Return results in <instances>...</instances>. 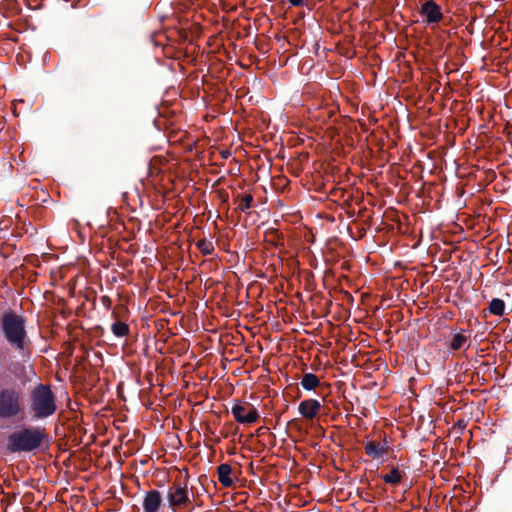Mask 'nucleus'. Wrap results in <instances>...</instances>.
Instances as JSON below:
<instances>
[{
    "label": "nucleus",
    "mask_w": 512,
    "mask_h": 512,
    "mask_svg": "<svg viewBox=\"0 0 512 512\" xmlns=\"http://www.w3.org/2000/svg\"><path fill=\"white\" fill-rule=\"evenodd\" d=\"M469 340V335L464 334L463 332H459L453 335L450 348L453 351H457L464 347Z\"/></svg>",
    "instance_id": "nucleus-13"
},
{
    "label": "nucleus",
    "mask_w": 512,
    "mask_h": 512,
    "mask_svg": "<svg viewBox=\"0 0 512 512\" xmlns=\"http://www.w3.org/2000/svg\"><path fill=\"white\" fill-rule=\"evenodd\" d=\"M231 413L238 423L252 424L259 418V413L250 403H236L231 408Z\"/></svg>",
    "instance_id": "nucleus-6"
},
{
    "label": "nucleus",
    "mask_w": 512,
    "mask_h": 512,
    "mask_svg": "<svg viewBox=\"0 0 512 512\" xmlns=\"http://www.w3.org/2000/svg\"><path fill=\"white\" fill-rule=\"evenodd\" d=\"M57 409L55 396L48 385L39 384L30 395V410L35 419L47 418Z\"/></svg>",
    "instance_id": "nucleus-4"
},
{
    "label": "nucleus",
    "mask_w": 512,
    "mask_h": 512,
    "mask_svg": "<svg viewBox=\"0 0 512 512\" xmlns=\"http://www.w3.org/2000/svg\"><path fill=\"white\" fill-rule=\"evenodd\" d=\"M403 472H401L398 468H393L389 473L382 476V479L385 483L397 485L402 481Z\"/></svg>",
    "instance_id": "nucleus-14"
},
{
    "label": "nucleus",
    "mask_w": 512,
    "mask_h": 512,
    "mask_svg": "<svg viewBox=\"0 0 512 512\" xmlns=\"http://www.w3.org/2000/svg\"><path fill=\"white\" fill-rule=\"evenodd\" d=\"M364 449L365 453L372 459H380L390 451V443L385 437L382 440L368 441L365 444Z\"/></svg>",
    "instance_id": "nucleus-9"
},
{
    "label": "nucleus",
    "mask_w": 512,
    "mask_h": 512,
    "mask_svg": "<svg viewBox=\"0 0 512 512\" xmlns=\"http://www.w3.org/2000/svg\"><path fill=\"white\" fill-rule=\"evenodd\" d=\"M198 248L205 255H209L213 251V244L210 241H206L205 239L199 240L197 243Z\"/></svg>",
    "instance_id": "nucleus-17"
},
{
    "label": "nucleus",
    "mask_w": 512,
    "mask_h": 512,
    "mask_svg": "<svg viewBox=\"0 0 512 512\" xmlns=\"http://www.w3.org/2000/svg\"><path fill=\"white\" fill-rule=\"evenodd\" d=\"M321 407L322 405L317 399H306L300 402L298 410L302 417L313 419L318 415Z\"/></svg>",
    "instance_id": "nucleus-10"
},
{
    "label": "nucleus",
    "mask_w": 512,
    "mask_h": 512,
    "mask_svg": "<svg viewBox=\"0 0 512 512\" xmlns=\"http://www.w3.org/2000/svg\"><path fill=\"white\" fill-rule=\"evenodd\" d=\"M320 384L319 378L313 373H305L301 380V386L305 390H314Z\"/></svg>",
    "instance_id": "nucleus-12"
},
{
    "label": "nucleus",
    "mask_w": 512,
    "mask_h": 512,
    "mask_svg": "<svg viewBox=\"0 0 512 512\" xmlns=\"http://www.w3.org/2000/svg\"><path fill=\"white\" fill-rule=\"evenodd\" d=\"M217 478L219 483L225 487L230 488L234 484V476L232 468L227 463H222L217 467Z\"/></svg>",
    "instance_id": "nucleus-11"
},
{
    "label": "nucleus",
    "mask_w": 512,
    "mask_h": 512,
    "mask_svg": "<svg viewBox=\"0 0 512 512\" xmlns=\"http://www.w3.org/2000/svg\"><path fill=\"white\" fill-rule=\"evenodd\" d=\"M253 196L251 194H244L241 196L240 209L245 211L252 206Z\"/></svg>",
    "instance_id": "nucleus-18"
},
{
    "label": "nucleus",
    "mask_w": 512,
    "mask_h": 512,
    "mask_svg": "<svg viewBox=\"0 0 512 512\" xmlns=\"http://www.w3.org/2000/svg\"><path fill=\"white\" fill-rule=\"evenodd\" d=\"M420 15L427 25L437 24L443 18L440 6L433 0L426 1L421 6Z\"/></svg>",
    "instance_id": "nucleus-7"
},
{
    "label": "nucleus",
    "mask_w": 512,
    "mask_h": 512,
    "mask_svg": "<svg viewBox=\"0 0 512 512\" xmlns=\"http://www.w3.org/2000/svg\"><path fill=\"white\" fill-rule=\"evenodd\" d=\"M292 6H302L304 4V0H288Z\"/></svg>",
    "instance_id": "nucleus-19"
},
{
    "label": "nucleus",
    "mask_w": 512,
    "mask_h": 512,
    "mask_svg": "<svg viewBox=\"0 0 512 512\" xmlns=\"http://www.w3.org/2000/svg\"><path fill=\"white\" fill-rule=\"evenodd\" d=\"M48 444L46 429L39 426H20L9 433L6 450L12 454H27Z\"/></svg>",
    "instance_id": "nucleus-2"
},
{
    "label": "nucleus",
    "mask_w": 512,
    "mask_h": 512,
    "mask_svg": "<svg viewBox=\"0 0 512 512\" xmlns=\"http://www.w3.org/2000/svg\"><path fill=\"white\" fill-rule=\"evenodd\" d=\"M162 494L156 489L145 492L142 500L143 512H162Z\"/></svg>",
    "instance_id": "nucleus-8"
},
{
    "label": "nucleus",
    "mask_w": 512,
    "mask_h": 512,
    "mask_svg": "<svg viewBox=\"0 0 512 512\" xmlns=\"http://www.w3.org/2000/svg\"><path fill=\"white\" fill-rule=\"evenodd\" d=\"M112 332L117 337H123L129 333V327L126 323L117 321L112 325Z\"/></svg>",
    "instance_id": "nucleus-16"
},
{
    "label": "nucleus",
    "mask_w": 512,
    "mask_h": 512,
    "mask_svg": "<svg viewBox=\"0 0 512 512\" xmlns=\"http://www.w3.org/2000/svg\"><path fill=\"white\" fill-rule=\"evenodd\" d=\"M166 501L173 512H191L192 495L186 482H174L167 490Z\"/></svg>",
    "instance_id": "nucleus-5"
},
{
    "label": "nucleus",
    "mask_w": 512,
    "mask_h": 512,
    "mask_svg": "<svg viewBox=\"0 0 512 512\" xmlns=\"http://www.w3.org/2000/svg\"><path fill=\"white\" fill-rule=\"evenodd\" d=\"M24 418L23 393L11 387L0 389V421H22Z\"/></svg>",
    "instance_id": "nucleus-3"
},
{
    "label": "nucleus",
    "mask_w": 512,
    "mask_h": 512,
    "mask_svg": "<svg viewBox=\"0 0 512 512\" xmlns=\"http://www.w3.org/2000/svg\"><path fill=\"white\" fill-rule=\"evenodd\" d=\"M0 333L8 349L22 361L30 360L33 344L27 331V318L12 309L0 316Z\"/></svg>",
    "instance_id": "nucleus-1"
},
{
    "label": "nucleus",
    "mask_w": 512,
    "mask_h": 512,
    "mask_svg": "<svg viewBox=\"0 0 512 512\" xmlns=\"http://www.w3.org/2000/svg\"><path fill=\"white\" fill-rule=\"evenodd\" d=\"M504 310L505 303L501 299L495 298L489 304V311L494 315L502 316L504 314Z\"/></svg>",
    "instance_id": "nucleus-15"
}]
</instances>
